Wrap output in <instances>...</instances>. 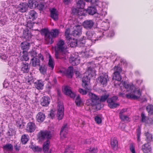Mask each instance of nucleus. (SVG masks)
Wrapping results in <instances>:
<instances>
[{"label": "nucleus", "mask_w": 153, "mask_h": 153, "mask_svg": "<svg viewBox=\"0 0 153 153\" xmlns=\"http://www.w3.org/2000/svg\"><path fill=\"white\" fill-rule=\"evenodd\" d=\"M63 91L66 95L70 96L72 98H74L75 96V94L71 91V89L70 87H65L63 89Z\"/></svg>", "instance_id": "13"}, {"label": "nucleus", "mask_w": 153, "mask_h": 153, "mask_svg": "<svg viewBox=\"0 0 153 153\" xmlns=\"http://www.w3.org/2000/svg\"><path fill=\"white\" fill-rule=\"evenodd\" d=\"M87 35L88 36L89 38H91L92 36L93 35V33L91 32L88 31V32L86 33Z\"/></svg>", "instance_id": "50"}, {"label": "nucleus", "mask_w": 153, "mask_h": 153, "mask_svg": "<svg viewBox=\"0 0 153 153\" xmlns=\"http://www.w3.org/2000/svg\"><path fill=\"white\" fill-rule=\"evenodd\" d=\"M74 31L72 34L74 36L79 35L81 33L82 27L79 25H77L74 27Z\"/></svg>", "instance_id": "21"}, {"label": "nucleus", "mask_w": 153, "mask_h": 153, "mask_svg": "<svg viewBox=\"0 0 153 153\" xmlns=\"http://www.w3.org/2000/svg\"><path fill=\"white\" fill-rule=\"evenodd\" d=\"M14 134V132L12 131L11 130H10L7 132V134L9 135H12Z\"/></svg>", "instance_id": "56"}, {"label": "nucleus", "mask_w": 153, "mask_h": 153, "mask_svg": "<svg viewBox=\"0 0 153 153\" xmlns=\"http://www.w3.org/2000/svg\"><path fill=\"white\" fill-rule=\"evenodd\" d=\"M140 132L139 130H138L137 133V140L138 142H140Z\"/></svg>", "instance_id": "53"}, {"label": "nucleus", "mask_w": 153, "mask_h": 153, "mask_svg": "<svg viewBox=\"0 0 153 153\" xmlns=\"http://www.w3.org/2000/svg\"><path fill=\"white\" fill-rule=\"evenodd\" d=\"M50 102V98L47 97H44L41 100V104L43 106H47L49 104Z\"/></svg>", "instance_id": "22"}, {"label": "nucleus", "mask_w": 153, "mask_h": 153, "mask_svg": "<svg viewBox=\"0 0 153 153\" xmlns=\"http://www.w3.org/2000/svg\"><path fill=\"white\" fill-rule=\"evenodd\" d=\"M38 57H39V59H41L43 60V58L42 55L41 54H39L38 55Z\"/></svg>", "instance_id": "61"}, {"label": "nucleus", "mask_w": 153, "mask_h": 153, "mask_svg": "<svg viewBox=\"0 0 153 153\" xmlns=\"http://www.w3.org/2000/svg\"><path fill=\"white\" fill-rule=\"evenodd\" d=\"M39 6L40 7V10H42L44 7V5L42 4H41L40 5H39L38 4V6Z\"/></svg>", "instance_id": "60"}, {"label": "nucleus", "mask_w": 153, "mask_h": 153, "mask_svg": "<svg viewBox=\"0 0 153 153\" xmlns=\"http://www.w3.org/2000/svg\"><path fill=\"white\" fill-rule=\"evenodd\" d=\"M125 90L123 94H126V97L128 98L133 99H138L141 95V92L140 89L136 87L132 84H128L126 82H124L122 83Z\"/></svg>", "instance_id": "1"}, {"label": "nucleus", "mask_w": 153, "mask_h": 153, "mask_svg": "<svg viewBox=\"0 0 153 153\" xmlns=\"http://www.w3.org/2000/svg\"><path fill=\"white\" fill-rule=\"evenodd\" d=\"M117 100V97L116 96L109 98L107 100V101L108 103V105L111 108H114L117 107L119 105L118 103L115 102Z\"/></svg>", "instance_id": "8"}, {"label": "nucleus", "mask_w": 153, "mask_h": 153, "mask_svg": "<svg viewBox=\"0 0 153 153\" xmlns=\"http://www.w3.org/2000/svg\"><path fill=\"white\" fill-rule=\"evenodd\" d=\"M120 119L124 121H127L129 120V118L128 117L124 114H120Z\"/></svg>", "instance_id": "44"}, {"label": "nucleus", "mask_w": 153, "mask_h": 153, "mask_svg": "<svg viewBox=\"0 0 153 153\" xmlns=\"http://www.w3.org/2000/svg\"><path fill=\"white\" fill-rule=\"evenodd\" d=\"M146 137L148 141H150L152 139V135L149 134L148 132H147L146 134Z\"/></svg>", "instance_id": "48"}, {"label": "nucleus", "mask_w": 153, "mask_h": 153, "mask_svg": "<svg viewBox=\"0 0 153 153\" xmlns=\"http://www.w3.org/2000/svg\"><path fill=\"white\" fill-rule=\"evenodd\" d=\"M141 120L145 123L149 124H152V118L146 117L144 114L142 113L141 114Z\"/></svg>", "instance_id": "18"}, {"label": "nucleus", "mask_w": 153, "mask_h": 153, "mask_svg": "<svg viewBox=\"0 0 153 153\" xmlns=\"http://www.w3.org/2000/svg\"><path fill=\"white\" fill-rule=\"evenodd\" d=\"M64 70L63 69V70H59L58 71V72L59 73H62L63 74L64 72Z\"/></svg>", "instance_id": "63"}, {"label": "nucleus", "mask_w": 153, "mask_h": 153, "mask_svg": "<svg viewBox=\"0 0 153 153\" xmlns=\"http://www.w3.org/2000/svg\"><path fill=\"white\" fill-rule=\"evenodd\" d=\"M126 125L124 124L120 123V124L119 127L121 130H123L124 129Z\"/></svg>", "instance_id": "52"}, {"label": "nucleus", "mask_w": 153, "mask_h": 153, "mask_svg": "<svg viewBox=\"0 0 153 153\" xmlns=\"http://www.w3.org/2000/svg\"><path fill=\"white\" fill-rule=\"evenodd\" d=\"M45 118V115L41 112L39 113L36 116V119L37 121L39 122L43 121Z\"/></svg>", "instance_id": "27"}, {"label": "nucleus", "mask_w": 153, "mask_h": 153, "mask_svg": "<svg viewBox=\"0 0 153 153\" xmlns=\"http://www.w3.org/2000/svg\"><path fill=\"white\" fill-rule=\"evenodd\" d=\"M64 109L62 103H59L58 104L57 116L59 120L62 119L64 114Z\"/></svg>", "instance_id": "9"}, {"label": "nucleus", "mask_w": 153, "mask_h": 153, "mask_svg": "<svg viewBox=\"0 0 153 153\" xmlns=\"http://www.w3.org/2000/svg\"><path fill=\"white\" fill-rule=\"evenodd\" d=\"M73 68L72 67H69L68 68L67 70L66 71V74L69 77H71L72 75Z\"/></svg>", "instance_id": "38"}, {"label": "nucleus", "mask_w": 153, "mask_h": 153, "mask_svg": "<svg viewBox=\"0 0 153 153\" xmlns=\"http://www.w3.org/2000/svg\"><path fill=\"white\" fill-rule=\"evenodd\" d=\"M23 53V55L21 57V60L22 61H27L29 59L28 53L26 51H24Z\"/></svg>", "instance_id": "30"}, {"label": "nucleus", "mask_w": 153, "mask_h": 153, "mask_svg": "<svg viewBox=\"0 0 153 153\" xmlns=\"http://www.w3.org/2000/svg\"><path fill=\"white\" fill-rule=\"evenodd\" d=\"M111 144L112 148L114 150H117L118 149V142L115 138L111 140Z\"/></svg>", "instance_id": "25"}, {"label": "nucleus", "mask_w": 153, "mask_h": 153, "mask_svg": "<svg viewBox=\"0 0 153 153\" xmlns=\"http://www.w3.org/2000/svg\"><path fill=\"white\" fill-rule=\"evenodd\" d=\"M59 31L57 29H53L50 33L46 32L45 33V39L47 43H52L53 41L52 37H56L58 36L59 33Z\"/></svg>", "instance_id": "6"}, {"label": "nucleus", "mask_w": 153, "mask_h": 153, "mask_svg": "<svg viewBox=\"0 0 153 153\" xmlns=\"http://www.w3.org/2000/svg\"><path fill=\"white\" fill-rule=\"evenodd\" d=\"M152 124H153V117L152 118Z\"/></svg>", "instance_id": "64"}, {"label": "nucleus", "mask_w": 153, "mask_h": 153, "mask_svg": "<svg viewBox=\"0 0 153 153\" xmlns=\"http://www.w3.org/2000/svg\"><path fill=\"white\" fill-rule=\"evenodd\" d=\"M85 6V1L84 0H78L77 2V8H79L77 10V13L78 15H84L86 12V10L83 9Z\"/></svg>", "instance_id": "7"}, {"label": "nucleus", "mask_w": 153, "mask_h": 153, "mask_svg": "<svg viewBox=\"0 0 153 153\" xmlns=\"http://www.w3.org/2000/svg\"><path fill=\"white\" fill-rule=\"evenodd\" d=\"M29 147L32 149L34 152H40L42 150V149L38 146H35L31 144Z\"/></svg>", "instance_id": "31"}, {"label": "nucleus", "mask_w": 153, "mask_h": 153, "mask_svg": "<svg viewBox=\"0 0 153 153\" xmlns=\"http://www.w3.org/2000/svg\"><path fill=\"white\" fill-rule=\"evenodd\" d=\"M69 61L73 65H78L80 62L79 57L77 55H74L70 57Z\"/></svg>", "instance_id": "11"}, {"label": "nucleus", "mask_w": 153, "mask_h": 153, "mask_svg": "<svg viewBox=\"0 0 153 153\" xmlns=\"http://www.w3.org/2000/svg\"><path fill=\"white\" fill-rule=\"evenodd\" d=\"M30 66L26 62H23L21 65V71L23 73L28 72L29 70Z\"/></svg>", "instance_id": "15"}, {"label": "nucleus", "mask_w": 153, "mask_h": 153, "mask_svg": "<svg viewBox=\"0 0 153 153\" xmlns=\"http://www.w3.org/2000/svg\"><path fill=\"white\" fill-rule=\"evenodd\" d=\"M75 102L77 105L78 106H81L83 104V102L79 96H77L76 98Z\"/></svg>", "instance_id": "32"}, {"label": "nucleus", "mask_w": 153, "mask_h": 153, "mask_svg": "<svg viewBox=\"0 0 153 153\" xmlns=\"http://www.w3.org/2000/svg\"><path fill=\"white\" fill-rule=\"evenodd\" d=\"M116 70H117L118 71V73H119L121 71V68L119 67H115L114 68V70L116 71Z\"/></svg>", "instance_id": "54"}, {"label": "nucleus", "mask_w": 153, "mask_h": 153, "mask_svg": "<svg viewBox=\"0 0 153 153\" xmlns=\"http://www.w3.org/2000/svg\"><path fill=\"white\" fill-rule=\"evenodd\" d=\"M5 22L2 21H0V25L1 26L3 25L4 24Z\"/></svg>", "instance_id": "62"}, {"label": "nucleus", "mask_w": 153, "mask_h": 153, "mask_svg": "<svg viewBox=\"0 0 153 153\" xmlns=\"http://www.w3.org/2000/svg\"><path fill=\"white\" fill-rule=\"evenodd\" d=\"M71 0H64V2L65 4H67Z\"/></svg>", "instance_id": "59"}, {"label": "nucleus", "mask_w": 153, "mask_h": 153, "mask_svg": "<svg viewBox=\"0 0 153 153\" xmlns=\"http://www.w3.org/2000/svg\"><path fill=\"white\" fill-rule=\"evenodd\" d=\"M88 95L90 99L87 100L86 104L88 105H97L101 102L105 101L108 97V95H104L102 96L100 98L97 95L92 93H89Z\"/></svg>", "instance_id": "3"}, {"label": "nucleus", "mask_w": 153, "mask_h": 153, "mask_svg": "<svg viewBox=\"0 0 153 153\" xmlns=\"http://www.w3.org/2000/svg\"><path fill=\"white\" fill-rule=\"evenodd\" d=\"M51 137L50 132L47 131L40 132L39 134L38 139L41 141H44L43 146V148L45 153H50L48 152L49 145L50 143L49 139Z\"/></svg>", "instance_id": "2"}, {"label": "nucleus", "mask_w": 153, "mask_h": 153, "mask_svg": "<svg viewBox=\"0 0 153 153\" xmlns=\"http://www.w3.org/2000/svg\"><path fill=\"white\" fill-rule=\"evenodd\" d=\"M28 6L26 3H22L19 5L18 8V10L22 12H26L27 10Z\"/></svg>", "instance_id": "20"}, {"label": "nucleus", "mask_w": 153, "mask_h": 153, "mask_svg": "<svg viewBox=\"0 0 153 153\" xmlns=\"http://www.w3.org/2000/svg\"><path fill=\"white\" fill-rule=\"evenodd\" d=\"M87 11L89 14L93 15L96 12V10L94 7H90L88 8Z\"/></svg>", "instance_id": "33"}, {"label": "nucleus", "mask_w": 153, "mask_h": 153, "mask_svg": "<svg viewBox=\"0 0 153 153\" xmlns=\"http://www.w3.org/2000/svg\"><path fill=\"white\" fill-rule=\"evenodd\" d=\"M89 152H88L86 153H97V148L96 147H91L88 149Z\"/></svg>", "instance_id": "39"}, {"label": "nucleus", "mask_w": 153, "mask_h": 153, "mask_svg": "<svg viewBox=\"0 0 153 153\" xmlns=\"http://www.w3.org/2000/svg\"><path fill=\"white\" fill-rule=\"evenodd\" d=\"M55 113L54 111H52L50 114V116L51 118H53L55 116Z\"/></svg>", "instance_id": "51"}, {"label": "nucleus", "mask_w": 153, "mask_h": 153, "mask_svg": "<svg viewBox=\"0 0 153 153\" xmlns=\"http://www.w3.org/2000/svg\"><path fill=\"white\" fill-rule=\"evenodd\" d=\"M46 68L45 65H43V66H41L39 68V70L40 71V72L41 73L43 74H45L46 72Z\"/></svg>", "instance_id": "43"}, {"label": "nucleus", "mask_w": 153, "mask_h": 153, "mask_svg": "<svg viewBox=\"0 0 153 153\" xmlns=\"http://www.w3.org/2000/svg\"><path fill=\"white\" fill-rule=\"evenodd\" d=\"M69 29H67L65 32V36L67 39H70L71 38V35L69 34Z\"/></svg>", "instance_id": "45"}, {"label": "nucleus", "mask_w": 153, "mask_h": 153, "mask_svg": "<svg viewBox=\"0 0 153 153\" xmlns=\"http://www.w3.org/2000/svg\"><path fill=\"white\" fill-rule=\"evenodd\" d=\"M18 126L20 128H22L23 127L24 125L22 124V122H21L20 123H17Z\"/></svg>", "instance_id": "55"}, {"label": "nucleus", "mask_w": 153, "mask_h": 153, "mask_svg": "<svg viewBox=\"0 0 153 153\" xmlns=\"http://www.w3.org/2000/svg\"><path fill=\"white\" fill-rule=\"evenodd\" d=\"M31 64L34 67H36L39 65V60L37 57H34L31 61Z\"/></svg>", "instance_id": "29"}, {"label": "nucleus", "mask_w": 153, "mask_h": 153, "mask_svg": "<svg viewBox=\"0 0 153 153\" xmlns=\"http://www.w3.org/2000/svg\"><path fill=\"white\" fill-rule=\"evenodd\" d=\"M130 150L131 153H136L134 147L132 145L130 146Z\"/></svg>", "instance_id": "49"}, {"label": "nucleus", "mask_w": 153, "mask_h": 153, "mask_svg": "<svg viewBox=\"0 0 153 153\" xmlns=\"http://www.w3.org/2000/svg\"><path fill=\"white\" fill-rule=\"evenodd\" d=\"M146 109L149 115H151L153 113V106L152 105H148Z\"/></svg>", "instance_id": "34"}, {"label": "nucleus", "mask_w": 153, "mask_h": 153, "mask_svg": "<svg viewBox=\"0 0 153 153\" xmlns=\"http://www.w3.org/2000/svg\"><path fill=\"white\" fill-rule=\"evenodd\" d=\"M126 109H122L120 111V114H123L126 112Z\"/></svg>", "instance_id": "58"}, {"label": "nucleus", "mask_w": 153, "mask_h": 153, "mask_svg": "<svg viewBox=\"0 0 153 153\" xmlns=\"http://www.w3.org/2000/svg\"><path fill=\"white\" fill-rule=\"evenodd\" d=\"M36 128V126L34 123L30 122L27 125L26 130L28 132H31L35 131Z\"/></svg>", "instance_id": "16"}, {"label": "nucleus", "mask_w": 153, "mask_h": 153, "mask_svg": "<svg viewBox=\"0 0 153 153\" xmlns=\"http://www.w3.org/2000/svg\"><path fill=\"white\" fill-rule=\"evenodd\" d=\"M95 71L94 68L89 67L88 70L84 74V76L82 78V85L85 86L88 84L90 80V77L95 75Z\"/></svg>", "instance_id": "5"}, {"label": "nucleus", "mask_w": 153, "mask_h": 153, "mask_svg": "<svg viewBox=\"0 0 153 153\" xmlns=\"http://www.w3.org/2000/svg\"><path fill=\"white\" fill-rule=\"evenodd\" d=\"M69 40L70 42V46L72 47H74L76 46L77 44V41L74 39H72L71 38L70 39H68Z\"/></svg>", "instance_id": "37"}, {"label": "nucleus", "mask_w": 153, "mask_h": 153, "mask_svg": "<svg viewBox=\"0 0 153 153\" xmlns=\"http://www.w3.org/2000/svg\"><path fill=\"white\" fill-rule=\"evenodd\" d=\"M29 140V137L27 135H22L21 139V142L23 144H25Z\"/></svg>", "instance_id": "35"}, {"label": "nucleus", "mask_w": 153, "mask_h": 153, "mask_svg": "<svg viewBox=\"0 0 153 153\" xmlns=\"http://www.w3.org/2000/svg\"><path fill=\"white\" fill-rule=\"evenodd\" d=\"M43 86V83L41 80L39 81L36 83V87L38 89H42Z\"/></svg>", "instance_id": "40"}, {"label": "nucleus", "mask_w": 153, "mask_h": 153, "mask_svg": "<svg viewBox=\"0 0 153 153\" xmlns=\"http://www.w3.org/2000/svg\"><path fill=\"white\" fill-rule=\"evenodd\" d=\"M66 48L67 47L63 40H61L59 41L55 48L56 58H64L67 52Z\"/></svg>", "instance_id": "4"}, {"label": "nucleus", "mask_w": 153, "mask_h": 153, "mask_svg": "<svg viewBox=\"0 0 153 153\" xmlns=\"http://www.w3.org/2000/svg\"><path fill=\"white\" fill-rule=\"evenodd\" d=\"M67 125H65L62 128L60 133V138L62 140H63L67 137Z\"/></svg>", "instance_id": "12"}, {"label": "nucleus", "mask_w": 153, "mask_h": 153, "mask_svg": "<svg viewBox=\"0 0 153 153\" xmlns=\"http://www.w3.org/2000/svg\"><path fill=\"white\" fill-rule=\"evenodd\" d=\"M1 58L4 60L7 57V56H6V55H5L4 54V55H2L1 56Z\"/></svg>", "instance_id": "57"}, {"label": "nucleus", "mask_w": 153, "mask_h": 153, "mask_svg": "<svg viewBox=\"0 0 153 153\" xmlns=\"http://www.w3.org/2000/svg\"><path fill=\"white\" fill-rule=\"evenodd\" d=\"M28 17L30 19V21H33L37 17V14L34 10H31L29 13Z\"/></svg>", "instance_id": "24"}, {"label": "nucleus", "mask_w": 153, "mask_h": 153, "mask_svg": "<svg viewBox=\"0 0 153 153\" xmlns=\"http://www.w3.org/2000/svg\"><path fill=\"white\" fill-rule=\"evenodd\" d=\"M87 88L85 89V90H84L80 88L79 90V91L80 93L82 95H85L87 94Z\"/></svg>", "instance_id": "47"}, {"label": "nucleus", "mask_w": 153, "mask_h": 153, "mask_svg": "<svg viewBox=\"0 0 153 153\" xmlns=\"http://www.w3.org/2000/svg\"><path fill=\"white\" fill-rule=\"evenodd\" d=\"M23 36L27 39H29L31 37L30 34L28 31H25L24 32Z\"/></svg>", "instance_id": "42"}, {"label": "nucleus", "mask_w": 153, "mask_h": 153, "mask_svg": "<svg viewBox=\"0 0 153 153\" xmlns=\"http://www.w3.org/2000/svg\"><path fill=\"white\" fill-rule=\"evenodd\" d=\"M47 56L48 59V65L52 69L54 65L53 60L49 54H48Z\"/></svg>", "instance_id": "28"}, {"label": "nucleus", "mask_w": 153, "mask_h": 153, "mask_svg": "<svg viewBox=\"0 0 153 153\" xmlns=\"http://www.w3.org/2000/svg\"><path fill=\"white\" fill-rule=\"evenodd\" d=\"M142 150L144 153H149L151 150V148L148 144H146L143 145Z\"/></svg>", "instance_id": "26"}, {"label": "nucleus", "mask_w": 153, "mask_h": 153, "mask_svg": "<svg viewBox=\"0 0 153 153\" xmlns=\"http://www.w3.org/2000/svg\"><path fill=\"white\" fill-rule=\"evenodd\" d=\"M4 148L5 150L11 151L13 149V147L10 144H7L4 146Z\"/></svg>", "instance_id": "41"}, {"label": "nucleus", "mask_w": 153, "mask_h": 153, "mask_svg": "<svg viewBox=\"0 0 153 153\" xmlns=\"http://www.w3.org/2000/svg\"><path fill=\"white\" fill-rule=\"evenodd\" d=\"M100 82L104 86L106 85L108 80V76L107 75H103L100 76L98 78Z\"/></svg>", "instance_id": "14"}, {"label": "nucleus", "mask_w": 153, "mask_h": 153, "mask_svg": "<svg viewBox=\"0 0 153 153\" xmlns=\"http://www.w3.org/2000/svg\"><path fill=\"white\" fill-rule=\"evenodd\" d=\"M94 24L93 22L91 20H87L85 21L83 23L84 27L86 29H90Z\"/></svg>", "instance_id": "17"}, {"label": "nucleus", "mask_w": 153, "mask_h": 153, "mask_svg": "<svg viewBox=\"0 0 153 153\" xmlns=\"http://www.w3.org/2000/svg\"><path fill=\"white\" fill-rule=\"evenodd\" d=\"M51 17L54 20L58 19V14L57 10L55 8L51 9L50 10Z\"/></svg>", "instance_id": "19"}, {"label": "nucleus", "mask_w": 153, "mask_h": 153, "mask_svg": "<svg viewBox=\"0 0 153 153\" xmlns=\"http://www.w3.org/2000/svg\"><path fill=\"white\" fill-rule=\"evenodd\" d=\"M29 44L27 42H24L21 44V46L22 49L25 50H28L29 48Z\"/></svg>", "instance_id": "36"}, {"label": "nucleus", "mask_w": 153, "mask_h": 153, "mask_svg": "<svg viewBox=\"0 0 153 153\" xmlns=\"http://www.w3.org/2000/svg\"><path fill=\"white\" fill-rule=\"evenodd\" d=\"M95 120L96 122L98 124L101 123L102 121L101 117L99 116H96Z\"/></svg>", "instance_id": "46"}, {"label": "nucleus", "mask_w": 153, "mask_h": 153, "mask_svg": "<svg viewBox=\"0 0 153 153\" xmlns=\"http://www.w3.org/2000/svg\"><path fill=\"white\" fill-rule=\"evenodd\" d=\"M27 5L28 7L32 9L37 7L38 6V3L36 0H30Z\"/></svg>", "instance_id": "23"}, {"label": "nucleus", "mask_w": 153, "mask_h": 153, "mask_svg": "<svg viewBox=\"0 0 153 153\" xmlns=\"http://www.w3.org/2000/svg\"><path fill=\"white\" fill-rule=\"evenodd\" d=\"M121 79V78L119 73H118V71L117 70H116V72H114L113 77V80H114L115 85H116L117 84L119 85L120 83V81Z\"/></svg>", "instance_id": "10"}]
</instances>
